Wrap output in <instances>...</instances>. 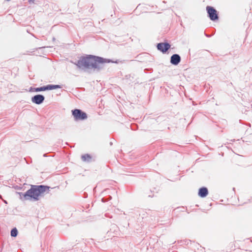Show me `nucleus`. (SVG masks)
<instances>
[{
  "label": "nucleus",
  "mask_w": 252,
  "mask_h": 252,
  "mask_svg": "<svg viewBox=\"0 0 252 252\" xmlns=\"http://www.w3.org/2000/svg\"><path fill=\"white\" fill-rule=\"evenodd\" d=\"M170 47V45L167 43H159L157 45L158 50L162 53H165Z\"/></svg>",
  "instance_id": "obj_5"
},
{
  "label": "nucleus",
  "mask_w": 252,
  "mask_h": 252,
  "mask_svg": "<svg viewBox=\"0 0 252 252\" xmlns=\"http://www.w3.org/2000/svg\"><path fill=\"white\" fill-rule=\"evenodd\" d=\"M18 231L16 228L12 229L11 231V236L12 237H16L17 235Z\"/></svg>",
  "instance_id": "obj_11"
},
{
  "label": "nucleus",
  "mask_w": 252,
  "mask_h": 252,
  "mask_svg": "<svg viewBox=\"0 0 252 252\" xmlns=\"http://www.w3.org/2000/svg\"><path fill=\"white\" fill-rule=\"evenodd\" d=\"M113 63H118V62L117 61H116V62H112Z\"/></svg>",
  "instance_id": "obj_12"
},
{
  "label": "nucleus",
  "mask_w": 252,
  "mask_h": 252,
  "mask_svg": "<svg viewBox=\"0 0 252 252\" xmlns=\"http://www.w3.org/2000/svg\"><path fill=\"white\" fill-rule=\"evenodd\" d=\"M206 9L209 14V18L211 20L215 21L218 19L219 17L217 11L216 9L211 6H207Z\"/></svg>",
  "instance_id": "obj_4"
},
{
  "label": "nucleus",
  "mask_w": 252,
  "mask_h": 252,
  "mask_svg": "<svg viewBox=\"0 0 252 252\" xmlns=\"http://www.w3.org/2000/svg\"><path fill=\"white\" fill-rule=\"evenodd\" d=\"M44 100V96L41 94L35 95L32 98V102L37 104H41Z\"/></svg>",
  "instance_id": "obj_7"
},
{
  "label": "nucleus",
  "mask_w": 252,
  "mask_h": 252,
  "mask_svg": "<svg viewBox=\"0 0 252 252\" xmlns=\"http://www.w3.org/2000/svg\"><path fill=\"white\" fill-rule=\"evenodd\" d=\"M50 188L49 187L42 185L32 186L24 196L26 199L32 198L34 200H38L40 196L49 193Z\"/></svg>",
  "instance_id": "obj_2"
},
{
  "label": "nucleus",
  "mask_w": 252,
  "mask_h": 252,
  "mask_svg": "<svg viewBox=\"0 0 252 252\" xmlns=\"http://www.w3.org/2000/svg\"><path fill=\"white\" fill-rule=\"evenodd\" d=\"M72 115L75 120H83L87 118V114L79 109L72 111Z\"/></svg>",
  "instance_id": "obj_3"
},
{
  "label": "nucleus",
  "mask_w": 252,
  "mask_h": 252,
  "mask_svg": "<svg viewBox=\"0 0 252 252\" xmlns=\"http://www.w3.org/2000/svg\"><path fill=\"white\" fill-rule=\"evenodd\" d=\"M109 60L92 55L81 57L75 64L82 68H99V64L105 63H110Z\"/></svg>",
  "instance_id": "obj_1"
},
{
  "label": "nucleus",
  "mask_w": 252,
  "mask_h": 252,
  "mask_svg": "<svg viewBox=\"0 0 252 252\" xmlns=\"http://www.w3.org/2000/svg\"><path fill=\"white\" fill-rule=\"evenodd\" d=\"M208 194V191L206 188H201L199 189L198 195L201 197H205Z\"/></svg>",
  "instance_id": "obj_9"
},
{
  "label": "nucleus",
  "mask_w": 252,
  "mask_h": 252,
  "mask_svg": "<svg viewBox=\"0 0 252 252\" xmlns=\"http://www.w3.org/2000/svg\"><path fill=\"white\" fill-rule=\"evenodd\" d=\"M180 61L181 58L180 56L177 54H174L171 57L170 62L173 64H178L180 63Z\"/></svg>",
  "instance_id": "obj_8"
},
{
  "label": "nucleus",
  "mask_w": 252,
  "mask_h": 252,
  "mask_svg": "<svg viewBox=\"0 0 252 252\" xmlns=\"http://www.w3.org/2000/svg\"><path fill=\"white\" fill-rule=\"evenodd\" d=\"M60 87L59 85H49L45 87H42L40 88H37L35 89L36 92L44 91L48 90H53L59 88Z\"/></svg>",
  "instance_id": "obj_6"
},
{
  "label": "nucleus",
  "mask_w": 252,
  "mask_h": 252,
  "mask_svg": "<svg viewBox=\"0 0 252 252\" xmlns=\"http://www.w3.org/2000/svg\"><path fill=\"white\" fill-rule=\"evenodd\" d=\"M81 158L83 161L85 162H89L92 159L91 156L89 154H85L81 157Z\"/></svg>",
  "instance_id": "obj_10"
}]
</instances>
